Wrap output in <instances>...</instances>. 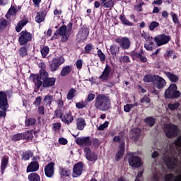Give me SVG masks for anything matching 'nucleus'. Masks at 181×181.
I'll use <instances>...</instances> for the list:
<instances>
[{
	"label": "nucleus",
	"instance_id": "1",
	"mask_svg": "<svg viewBox=\"0 0 181 181\" xmlns=\"http://www.w3.org/2000/svg\"><path fill=\"white\" fill-rule=\"evenodd\" d=\"M181 136L175 141V144L170 146V150H163L160 151L162 153L163 161L168 169H177V159L173 156L176 150L180 149Z\"/></svg>",
	"mask_w": 181,
	"mask_h": 181
},
{
	"label": "nucleus",
	"instance_id": "2",
	"mask_svg": "<svg viewBox=\"0 0 181 181\" xmlns=\"http://www.w3.org/2000/svg\"><path fill=\"white\" fill-rule=\"evenodd\" d=\"M95 107L100 111H108L111 108V100L105 95H98L95 98Z\"/></svg>",
	"mask_w": 181,
	"mask_h": 181
},
{
	"label": "nucleus",
	"instance_id": "3",
	"mask_svg": "<svg viewBox=\"0 0 181 181\" xmlns=\"http://www.w3.org/2000/svg\"><path fill=\"white\" fill-rule=\"evenodd\" d=\"M164 95L165 98H177V97H180L181 93L177 90L176 84L173 83L165 90Z\"/></svg>",
	"mask_w": 181,
	"mask_h": 181
},
{
	"label": "nucleus",
	"instance_id": "4",
	"mask_svg": "<svg viewBox=\"0 0 181 181\" xmlns=\"http://www.w3.org/2000/svg\"><path fill=\"white\" fill-rule=\"evenodd\" d=\"M62 36L61 38V42H67V40L69 39V33H67V28L66 26H62L59 29H58L54 34V35L52 37V40L53 39H57V36Z\"/></svg>",
	"mask_w": 181,
	"mask_h": 181
},
{
	"label": "nucleus",
	"instance_id": "5",
	"mask_svg": "<svg viewBox=\"0 0 181 181\" xmlns=\"http://www.w3.org/2000/svg\"><path fill=\"white\" fill-rule=\"evenodd\" d=\"M164 132L168 138H173L177 135V127L172 124H167L164 127Z\"/></svg>",
	"mask_w": 181,
	"mask_h": 181
},
{
	"label": "nucleus",
	"instance_id": "6",
	"mask_svg": "<svg viewBox=\"0 0 181 181\" xmlns=\"http://www.w3.org/2000/svg\"><path fill=\"white\" fill-rule=\"evenodd\" d=\"M64 63V58L63 57H58L53 58L49 63V69L51 71H56L62 64Z\"/></svg>",
	"mask_w": 181,
	"mask_h": 181
},
{
	"label": "nucleus",
	"instance_id": "7",
	"mask_svg": "<svg viewBox=\"0 0 181 181\" xmlns=\"http://www.w3.org/2000/svg\"><path fill=\"white\" fill-rule=\"evenodd\" d=\"M154 42L157 46H163L170 42V36L165 34H160L154 37Z\"/></svg>",
	"mask_w": 181,
	"mask_h": 181
},
{
	"label": "nucleus",
	"instance_id": "8",
	"mask_svg": "<svg viewBox=\"0 0 181 181\" xmlns=\"http://www.w3.org/2000/svg\"><path fill=\"white\" fill-rule=\"evenodd\" d=\"M30 40H32V34L30 33L25 30L21 32L18 41L21 46L26 45Z\"/></svg>",
	"mask_w": 181,
	"mask_h": 181
},
{
	"label": "nucleus",
	"instance_id": "9",
	"mask_svg": "<svg viewBox=\"0 0 181 181\" xmlns=\"http://www.w3.org/2000/svg\"><path fill=\"white\" fill-rule=\"evenodd\" d=\"M153 84L156 88L162 90V88L166 86V81L158 75H155Z\"/></svg>",
	"mask_w": 181,
	"mask_h": 181
},
{
	"label": "nucleus",
	"instance_id": "10",
	"mask_svg": "<svg viewBox=\"0 0 181 181\" xmlns=\"http://www.w3.org/2000/svg\"><path fill=\"white\" fill-rule=\"evenodd\" d=\"M115 42L119 45L122 49H129V46H131V41L127 37L117 38Z\"/></svg>",
	"mask_w": 181,
	"mask_h": 181
},
{
	"label": "nucleus",
	"instance_id": "11",
	"mask_svg": "<svg viewBox=\"0 0 181 181\" xmlns=\"http://www.w3.org/2000/svg\"><path fill=\"white\" fill-rule=\"evenodd\" d=\"M132 156L129 158V165L132 166V168H139L141 165H142V161H141V158L138 156H134V153H132Z\"/></svg>",
	"mask_w": 181,
	"mask_h": 181
},
{
	"label": "nucleus",
	"instance_id": "12",
	"mask_svg": "<svg viewBox=\"0 0 181 181\" xmlns=\"http://www.w3.org/2000/svg\"><path fill=\"white\" fill-rule=\"evenodd\" d=\"M7 108H9V105H8L6 94L0 91V109L6 111Z\"/></svg>",
	"mask_w": 181,
	"mask_h": 181
},
{
	"label": "nucleus",
	"instance_id": "13",
	"mask_svg": "<svg viewBox=\"0 0 181 181\" xmlns=\"http://www.w3.org/2000/svg\"><path fill=\"white\" fill-rule=\"evenodd\" d=\"M83 173V163H76L73 168V177H78Z\"/></svg>",
	"mask_w": 181,
	"mask_h": 181
},
{
	"label": "nucleus",
	"instance_id": "14",
	"mask_svg": "<svg viewBox=\"0 0 181 181\" xmlns=\"http://www.w3.org/2000/svg\"><path fill=\"white\" fill-rule=\"evenodd\" d=\"M110 74H111V66L106 64V66L99 78L101 80V81H107V80L110 78Z\"/></svg>",
	"mask_w": 181,
	"mask_h": 181
},
{
	"label": "nucleus",
	"instance_id": "15",
	"mask_svg": "<svg viewBox=\"0 0 181 181\" xmlns=\"http://www.w3.org/2000/svg\"><path fill=\"white\" fill-rule=\"evenodd\" d=\"M76 143L81 146H90L91 140H90L89 137H78L76 139Z\"/></svg>",
	"mask_w": 181,
	"mask_h": 181
},
{
	"label": "nucleus",
	"instance_id": "16",
	"mask_svg": "<svg viewBox=\"0 0 181 181\" xmlns=\"http://www.w3.org/2000/svg\"><path fill=\"white\" fill-rule=\"evenodd\" d=\"M86 158L90 162H95L97 160V155L94 152L91 151L89 148H85L84 149Z\"/></svg>",
	"mask_w": 181,
	"mask_h": 181
},
{
	"label": "nucleus",
	"instance_id": "17",
	"mask_svg": "<svg viewBox=\"0 0 181 181\" xmlns=\"http://www.w3.org/2000/svg\"><path fill=\"white\" fill-rule=\"evenodd\" d=\"M45 173L47 177H52L54 175V163H49L45 168Z\"/></svg>",
	"mask_w": 181,
	"mask_h": 181
},
{
	"label": "nucleus",
	"instance_id": "18",
	"mask_svg": "<svg viewBox=\"0 0 181 181\" xmlns=\"http://www.w3.org/2000/svg\"><path fill=\"white\" fill-rule=\"evenodd\" d=\"M155 165H156V162L153 163L151 171L153 175L151 181H160L159 177H160V174H159V172L158 171V168L155 167Z\"/></svg>",
	"mask_w": 181,
	"mask_h": 181
},
{
	"label": "nucleus",
	"instance_id": "19",
	"mask_svg": "<svg viewBox=\"0 0 181 181\" xmlns=\"http://www.w3.org/2000/svg\"><path fill=\"white\" fill-rule=\"evenodd\" d=\"M86 125H87V123H86V119L83 117H78L76 119V128L79 131H83L84 128H86Z\"/></svg>",
	"mask_w": 181,
	"mask_h": 181
},
{
	"label": "nucleus",
	"instance_id": "20",
	"mask_svg": "<svg viewBox=\"0 0 181 181\" xmlns=\"http://www.w3.org/2000/svg\"><path fill=\"white\" fill-rule=\"evenodd\" d=\"M39 170V163L34 161L31 162L27 167V173L29 172H37Z\"/></svg>",
	"mask_w": 181,
	"mask_h": 181
},
{
	"label": "nucleus",
	"instance_id": "21",
	"mask_svg": "<svg viewBox=\"0 0 181 181\" xmlns=\"http://www.w3.org/2000/svg\"><path fill=\"white\" fill-rule=\"evenodd\" d=\"M8 161H9V157H8V156H4L1 159V172L2 175H4V172L6 169V167L8 166Z\"/></svg>",
	"mask_w": 181,
	"mask_h": 181
},
{
	"label": "nucleus",
	"instance_id": "22",
	"mask_svg": "<svg viewBox=\"0 0 181 181\" xmlns=\"http://www.w3.org/2000/svg\"><path fill=\"white\" fill-rule=\"evenodd\" d=\"M54 83H56L54 78H47L42 82V87H52L54 86Z\"/></svg>",
	"mask_w": 181,
	"mask_h": 181
},
{
	"label": "nucleus",
	"instance_id": "23",
	"mask_svg": "<svg viewBox=\"0 0 181 181\" xmlns=\"http://www.w3.org/2000/svg\"><path fill=\"white\" fill-rule=\"evenodd\" d=\"M113 141L114 142H118V144H120L119 146L125 147V143L124 142V137L122 134L115 136L113 138Z\"/></svg>",
	"mask_w": 181,
	"mask_h": 181
},
{
	"label": "nucleus",
	"instance_id": "24",
	"mask_svg": "<svg viewBox=\"0 0 181 181\" xmlns=\"http://www.w3.org/2000/svg\"><path fill=\"white\" fill-rule=\"evenodd\" d=\"M74 120V118L71 116V114L69 113L65 115L63 118H62V121L64 122V124H71L73 121Z\"/></svg>",
	"mask_w": 181,
	"mask_h": 181
},
{
	"label": "nucleus",
	"instance_id": "25",
	"mask_svg": "<svg viewBox=\"0 0 181 181\" xmlns=\"http://www.w3.org/2000/svg\"><path fill=\"white\" fill-rule=\"evenodd\" d=\"M26 135H28V132H25L23 134L20 133V134H14L13 136H11V140L15 141H21V139H23V138H28Z\"/></svg>",
	"mask_w": 181,
	"mask_h": 181
},
{
	"label": "nucleus",
	"instance_id": "26",
	"mask_svg": "<svg viewBox=\"0 0 181 181\" xmlns=\"http://www.w3.org/2000/svg\"><path fill=\"white\" fill-rule=\"evenodd\" d=\"M33 83H35V85L37 86V88H40V87H42V85H43V82L40 81V78L37 74L33 76Z\"/></svg>",
	"mask_w": 181,
	"mask_h": 181
},
{
	"label": "nucleus",
	"instance_id": "27",
	"mask_svg": "<svg viewBox=\"0 0 181 181\" xmlns=\"http://www.w3.org/2000/svg\"><path fill=\"white\" fill-rule=\"evenodd\" d=\"M165 181H181V175L175 177L172 174L167 175L165 177Z\"/></svg>",
	"mask_w": 181,
	"mask_h": 181
},
{
	"label": "nucleus",
	"instance_id": "28",
	"mask_svg": "<svg viewBox=\"0 0 181 181\" xmlns=\"http://www.w3.org/2000/svg\"><path fill=\"white\" fill-rule=\"evenodd\" d=\"M125 152V147L122 146H119V150L116 154V157L115 159L118 162V160H119V159H121V158H122V156H124V153Z\"/></svg>",
	"mask_w": 181,
	"mask_h": 181
},
{
	"label": "nucleus",
	"instance_id": "29",
	"mask_svg": "<svg viewBox=\"0 0 181 181\" xmlns=\"http://www.w3.org/2000/svg\"><path fill=\"white\" fill-rule=\"evenodd\" d=\"M164 74L169 78L170 81L173 83H176L177 80H179V76L170 73V72H165Z\"/></svg>",
	"mask_w": 181,
	"mask_h": 181
},
{
	"label": "nucleus",
	"instance_id": "30",
	"mask_svg": "<svg viewBox=\"0 0 181 181\" xmlns=\"http://www.w3.org/2000/svg\"><path fill=\"white\" fill-rule=\"evenodd\" d=\"M45 16H46V13H45L44 12L37 13V15L35 16V21L37 23H42V22L45 21Z\"/></svg>",
	"mask_w": 181,
	"mask_h": 181
},
{
	"label": "nucleus",
	"instance_id": "31",
	"mask_svg": "<svg viewBox=\"0 0 181 181\" xmlns=\"http://www.w3.org/2000/svg\"><path fill=\"white\" fill-rule=\"evenodd\" d=\"M153 40H154L153 38H151V40L146 41V43L144 45L145 49H146L150 52L152 51L153 49V45H154Z\"/></svg>",
	"mask_w": 181,
	"mask_h": 181
},
{
	"label": "nucleus",
	"instance_id": "32",
	"mask_svg": "<svg viewBox=\"0 0 181 181\" xmlns=\"http://www.w3.org/2000/svg\"><path fill=\"white\" fill-rule=\"evenodd\" d=\"M131 132L133 134L132 138H134V141H140L141 130L139 129H134Z\"/></svg>",
	"mask_w": 181,
	"mask_h": 181
},
{
	"label": "nucleus",
	"instance_id": "33",
	"mask_svg": "<svg viewBox=\"0 0 181 181\" xmlns=\"http://www.w3.org/2000/svg\"><path fill=\"white\" fill-rule=\"evenodd\" d=\"M29 181H40V176L36 173H32L28 175Z\"/></svg>",
	"mask_w": 181,
	"mask_h": 181
},
{
	"label": "nucleus",
	"instance_id": "34",
	"mask_svg": "<svg viewBox=\"0 0 181 181\" xmlns=\"http://www.w3.org/2000/svg\"><path fill=\"white\" fill-rule=\"evenodd\" d=\"M71 72V66H66L62 69L60 74L62 77H64V76H67V74H70Z\"/></svg>",
	"mask_w": 181,
	"mask_h": 181
},
{
	"label": "nucleus",
	"instance_id": "35",
	"mask_svg": "<svg viewBox=\"0 0 181 181\" xmlns=\"http://www.w3.org/2000/svg\"><path fill=\"white\" fill-rule=\"evenodd\" d=\"M28 23V21L25 20H22L18 22V25L16 27V32H21L22 29H23V27Z\"/></svg>",
	"mask_w": 181,
	"mask_h": 181
},
{
	"label": "nucleus",
	"instance_id": "36",
	"mask_svg": "<svg viewBox=\"0 0 181 181\" xmlns=\"http://www.w3.org/2000/svg\"><path fill=\"white\" fill-rule=\"evenodd\" d=\"M15 13H16V8H15V6H11L8 13L6 14V19H11V16L15 15Z\"/></svg>",
	"mask_w": 181,
	"mask_h": 181
},
{
	"label": "nucleus",
	"instance_id": "37",
	"mask_svg": "<svg viewBox=\"0 0 181 181\" xmlns=\"http://www.w3.org/2000/svg\"><path fill=\"white\" fill-rule=\"evenodd\" d=\"M49 77V73H47V71H46V70L41 69L40 70V78H41V80H46V78H48Z\"/></svg>",
	"mask_w": 181,
	"mask_h": 181
},
{
	"label": "nucleus",
	"instance_id": "38",
	"mask_svg": "<svg viewBox=\"0 0 181 181\" xmlns=\"http://www.w3.org/2000/svg\"><path fill=\"white\" fill-rule=\"evenodd\" d=\"M81 40H86V39H87V36H88V33H87V30H83L79 31V33L77 35V37H81Z\"/></svg>",
	"mask_w": 181,
	"mask_h": 181
},
{
	"label": "nucleus",
	"instance_id": "39",
	"mask_svg": "<svg viewBox=\"0 0 181 181\" xmlns=\"http://www.w3.org/2000/svg\"><path fill=\"white\" fill-rule=\"evenodd\" d=\"M134 107H138V103H136L134 104H127L124 106V112H129V111H131Z\"/></svg>",
	"mask_w": 181,
	"mask_h": 181
},
{
	"label": "nucleus",
	"instance_id": "40",
	"mask_svg": "<svg viewBox=\"0 0 181 181\" xmlns=\"http://www.w3.org/2000/svg\"><path fill=\"white\" fill-rule=\"evenodd\" d=\"M156 122V120L155 119V118L152 117H148L145 119L146 124H147V125H149V127H153Z\"/></svg>",
	"mask_w": 181,
	"mask_h": 181
},
{
	"label": "nucleus",
	"instance_id": "41",
	"mask_svg": "<svg viewBox=\"0 0 181 181\" xmlns=\"http://www.w3.org/2000/svg\"><path fill=\"white\" fill-rule=\"evenodd\" d=\"M33 156V153H32V151H28L23 154L22 159L23 160H29V159H30V158H32Z\"/></svg>",
	"mask_w": 181,
	"mask_h": 181
},
{
	"label": "nucleus",
	"instance_id": "42",
	"mask_svg": "<svg viewBox=\"0 0 181 181\" xmlns=\"http://www.w3.org/2000/svg\"><path fill=\"white\" fill-rule=\"evenodd\" d=\"M144 81L145 83H154L155 82V76L146 75L144 77Z\"/></svg>",
	"mask_w": 181,
	"mask_h": 181
},
{
	"label": "nucleus",
	"instance_id": "43",
	"mask_svg": "<svg viewBox=\"0 0 181 181\" xmlns=\"http://www.w3.org/2000/svg\"><path fill=\"white\" fill-rule=\"evenodd\" d=\"M121 22L124 24V25H127L128 26H132V23L131 22H129V21H128L127 19V18L125 17V16L124 14H122L120 16L119 18Z\"/></svg>",
	"mask_w": 181,
	"mask_h": 181
},
{
	"label": "nucleus",
	"instance_id": "44",
	"mask_svg": "<svg viewBox=\"0 0 181 181\" xmlns=\"http://www.w3.org/2000/svg\"><path fill=\"white\" fill-rule=\"evenodd\" d=\"M102 5L104 8H112V6H114V1L108 0L106 2H102Z\"/></svg>",
	"mask_w": 181,
	"mask_h": 181
},
{
	"label": "nucleus",
	"instance_id": "45",
	"mask_svg": "<svg viewBox=\"0 0 181 181\" xmlns=\"http://www.w3.org/2000/svg\"><path fill=\"white\" fill-rule=\"evenodd\" d=\"M74 95H76V89L71 88L67 94V100H73L74 98Z\"/></svg>",
	"mask_w": 181,
	"mask_h": 181
},
{
	"label": "nucleus",
	"instance_id": "46",
	"mask_svg": "<svg viewBox=\"0 0 181 181\" xmlns=\"http://www.w3.org/2000/svg\"><path fill=\"white\" fill-rule=\"evenodd\" d=\"M44 101L45 102L46 105H50V104H52V103L53 101V96L50 95H46L44 98Z\"/></svg>",
	"mask_w": 181,
	"mask_h": 181
},
{
	"label": "nucleus",
	"instance_id": "47",
	"mask_svg": "<svg viewBox=\"0 0 181 181\" xmlns=\"http://www.w3.org/2000/svg\"><path fill=\"white\" fill-rule=\"evenodd\" d=\"M110 52H111L112 54H117V53H118V52H119V47H118L115 45H112L110 47Z\"/></svg>",
	"mask_w": 181,
	"mask_h": 181
},
{
	"label": "nucleus",
	"instance_id": "48",
	"mask_svg": "<svg viewBox=\"0 0 181 181\" xmlns=\"http://www.w3.org/2000/svg\"><path fill=\"white\" fill-rule=\"evenodd\" d=\"M8 26V23H6V20L4 18L0 19V30H2V29H5Z\"/></svg>",
	"mask_w": 181,
	"mask_h": 181
},
{
	"label": "nucleus",
	"instance_id": "49",
	"mask_svg": "<svg viewBox=\"0 0 181 181\" xmlns=\"http://www.w3.org/2000/svg\"><path fill=\"white\" fill-rule=\"evenodd\" d=\"M60 175L61 176H70V171L67 169L60 168Z\"/></svg>",
	"mask_w": 181,
	"mask_h": 181
},
{
	"label": "nucleus",
	"instance_id": "50",
	"mask_svg": "<svg viewBox=\"0 0 181 181\" xmlns=\"http://www.w3.org/2000/svg\"><path fill=\"white\" fill-rule=\"evenodd\" d=\"M130 56L132 57L133 60H139L141 54H138L136 52H131Z\"/></svg>",
	"mask_w": 181,
	"mask_h": 181
},
{
	"label": "nucleus",
	"instance_id": "51",
	"mask_svg": "<svg viewBox=\"0 0 181 181\" xmlns=\"http://www.w3.org/2000/svg\"><path fill=\"white\" fill-rule=\"evenodd\" d=\"M41 54H42V57H46V56H47V54H49V48H48V47H44L41 49Z\"/></svg>",
	"mask_w": 181,
	"mask_h": 181
},
{
	"label": "nucleus",
	"instance_id": "52",
	"mask_svg": "<svg viewBox=\"0 0 181 181\" xmlns=\"http://www.w3.org/2000/svg\"><path fill=\"white\" fill-rule=\"evenodd\" d=\"M159 26V23L156 21H153L151 23L149 29L150 30H155V28H158Z\"/></svg>",
	"mask_w": 181,
	"mask_h": 181
},
{
	"label": "nucleus",
	"instance_id": "53",
	"mask_svg": "<svg viewBox=\"0 0 181 181\" xmlns=\"http://www.w3.org/2000/svg\"><path fill=\"white\" fill-rule=\"evenodd\" d=\"M19 53H20V56H21L22 57H24V56H26V54H28V49H26V47H23L20 49Z\"/></svg>",
	"mask_w": 181,
	"mask_h": 181
},
{
	"label": "nucleus",
	"instance_id": "54",
	"mask_svg": "<svg viewBox=\"0 0 181 181\" xmlns=\"http://www.w3.org/2000/svg\"><path fill=\"white\" fill-rule=\"evenodd\" d=\"M35 122H36V119L33 118H30L25 120V125L26 127H29L30 125H34Z\"/></svg>",
	"mask_w": 181,
	"mask_h": 181
},
{
	"label": "nucleus",
	"instance_id": "55",
	"mask_svg": "<svg viewBox=\"0 0 181 181\" xmlns=\"http://www.w3.org/2000/svg\"><path fill=\"white\" fill-rule=\"evenodd\" d=\"M97 53H98V56L100 58V59L101 60V62H105V54H104V53H103L101 49L98 50Z\"/></svg>",
	"mask_w": 181,
	"mask_h": 181
},
{
	"label": "nucleus",
	"instance_id": "56",
	"mask_svg": "<svg viewBox=\"0 0 181 181\" xmlns=\"http://www.w3.org/2000/svg\"><path fill=\"white\" fill-rule=\"evenodd\" d=\"M179 103H170L168 105V108H170V110H177V108H179Z\"/></svg>",
	"mask_w": 181,
	"mask_h": 181
},
{
	"label": "nucleus",
	"instance_id": "57",
	"mask_svg": "<svg viewBox=\"0 0 181 181\" xmlns=\"http://www.w3.org/2000/svg\"><path fill=\"white\" fill-rule=\"evenodd\" d=\"M170 16L173 18V21L174 23H179V18H177V15L174 12L170 13Z\"/></svg>",
	"mask_w": 181,
	"mask_h": 181
},
{
	"label": "nucleus",
	"instance_id": "58",
	"mask_svg": "<svg viewBox=\"0 0 181 181\" xmlns=\"http://www.w3.org/2000/svg\"><path fill=\"white\" fill-rule=\"evenodd\" d=\"M141 37L145 39L146 42L148 40H151V39H152V37H151V35H149V34H148L144 31L141 33Z\"/></svg>",
	"mask_w": 181,
	"mask_h": 181
},
{
	"label": "nucleus",
	"instance_id": "59",
	"mask_svg": "<svg viewBox=\"0 0 181 181\" xmlns=\"http://www.w3.org/2000/svg\"><path fill=\"white\" fill-rule=\"evenodd\" d=\"M108 122H105L104 124H100L98 127V129L99 131H104V129H105V128L108 127Z\"/></svg>",
	"mask_w": 181,
	"mask_h": 181
},
{
	"label": "nucleus",
	"instance_id": "60",
	"mask_svg": "<svg viewBox=\"0 0 181 181\" xmlns=\"http://www.w3.org/2000/svg\"><path fill=\"white\" fill-rule=\"evenodd\" d=\"M93 46L92 44H88L86 46H85V52L86 53H90L91 50H93Z\"/></svg>",
	"mask_w": 181,
	"mask_h": 181
},
{
	"label": "nucleus",
	"instance_id": "61",
	"mask_svg": "<svg viewBox=\"0 0 181 181\" xmlns=\"http://www.w3.org/2000/svg\"><path fill=\"white\" fill-rule=\"evenodd\" d=\"M87 105V104L84 102L81 103H77L76 104V108L81 109V108H85V107Z\"/></svg>",
	"mask_w": 181,
	"mask_h": 181
},
{
	"label": "nucleus",
	"instance_id": "62",
	"mask_svg": "<svg viewBox=\"0 0 181 181\" xmlns=\"http://www.w3.org/2000/svg\"><path fill=\"white\" fill-rule=\"evenodd\" d=\"M37 112L40 114V115H45V106H39Z\"/></svg>",
	"mask_w": 181,
	"mask_h": 181
},
{
	"label": "nucleus",
	"instance_id": "63",
	"mask_svg": "<svg viewBox=\"0 0 181 181\" xmlns=\"http://www.w3.org/2000/svg\"><path fill=\"white\" fill-rule=\"evenodd\" d=\"M94 98H95V95L93 93H89L88 95V98L86 99V101L90 102V101H93V100H94Z\"/></svg>",
	"mask_w": 181,
	"mask_h": 181
},
{
	"label": "nucleus",
	"instance_id": "64",
	"mask_svg": "<svg viewBox=\"0 0 181 181\" xmlns=\"http://www.w3.org/2000/svg\"><path fill=\"white\" fill-rule=\"evenodd\" d=\"M76 67L78 69V70H81V69L83 67V61L81 59H79L76 61Z\"/></svg>",
	"mask_w": 181,
	"mask_h": 181
}]
</instances>
